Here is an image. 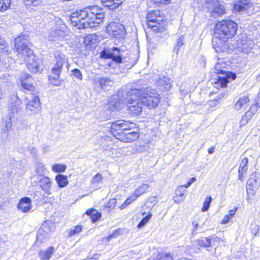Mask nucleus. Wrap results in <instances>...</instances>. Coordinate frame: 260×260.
<instances>
[{"label": "nucleus", "instance_id": "58", "mask_svg": "<svg viewBox=\"0 0 260 260\" xmlns=\"http://www.w3.org/2000/svg\"><path fill=\"white\" fill-rule=\"evenodd\" d=\"M260 106H258L255 103V104L251 105L248 111L254 115L256 112L257 109Z\"/></svg>", "mask_w": 260, "mask_h": 260}, {"label": "nucleus", "instance_id": "51", "mask_svg": "<svg viewBox=\"0 0 260 260\" xmlns=\"http://www.w3.org/2000/svg\"><path fill=\"white\" fill-rule=\"evenodd\" d=\"M151 214H148L145 217H144L138 225V227L141 228L145 225L151 217Z\"/></svg>", "mask_w": 260, "mask_h": 260}, {"label": "nucleus", "instance_id": "57", "mask_svg": "<svg viewBox=\"0 0 260 260\" xmlns=\"http://www.w3.org/2000/svg\"><path fill=\"white\" fill-rule=\"evenodd\" d=\"M192 225L193 227L192 230V233L193 234H195L197 233L198 229H199L201 226L199 225V223L196 220H194L192 222Z\"/></svg>", "mask_w": 260, "mask_h": 260}, {"label": "nucleus", "instance_id": "21", "mask_svg": "<svg viewBox=\"0 0 260 260\" xmlns=\"http://www.w3.org/2000/svg\"><path fill=\"white\" fill-rule=\"evenodd\" d=\"M40 186L42 189L48 194L50 193L51 182L49 177L43 176L39 179Z\"/></svg>", "mask_w": 260, "mask_h": 260}, {"label": "nucleus", "instance_id": "31", "mask_svg": "<svg viewBox=\"0 0 260 260\" xmlns=\"http://www.w3.org/2000/svg\"><path fill=\"white\" fill-rule=\"evenodd\" d=\"M55 180L60 187H64L68 184V181L67 177L62 174H58L56 175L55 177Z\"/></svg>", "mask_w": 260, "mask_h": 260}, {"label": "nucleus", "instance_id": "41", "mask_svg": "<svg viewBox=\"0 0 260 260\" xmlns=\"http://www.w3.org/2000/svg\"><path fill=\"white\" fill-rule=\"evenodd\" d=\"M66 169V165L59 164L54 165L52 168V171L54 172H64Z\"/></svg>", "mask_w": 260, "mask_h": 260}, {"label": "nucleus", "instance_id": "8", "mask_svg": "<svg viewBox=\"0 0 260 260\" xmlns=\"http://www.w3.org/2000/svg\"><path fill=\"white\" fill-rule=\"evenodd\" d=\"M106 29L110 35L118 39L124 38L126 34L124 25L119 23L111 22L107 26Z\"/></svg>", "mask_w": 260, "mask_h": 260}, {"label": "nucleus", "instance_id": "17", "mask_svg": "<svg viewBox=\"0 0 260 260\" xmlns=\"http://www.w3.org/2000/svg\"><path fill=\"white\" fill-rule=\"evenodd\" d=\"M130 131H125L119 140L126 143L137 140L139 137V134L137 132H130Z\"/></svg>", "mask_w": 260, "mask_h": 260}, {"label": "nucleus", "instance_id": "42", "mask_svg": "<svg viewBox=\"0 0 260 260\" xmlns=\"http://www.w3.org/2000/svg\"><path fill=\"white\" fill-rule=\"evenodd\" d=\"M237 210V208H235V209L230 211L229 214L226 215L222 221V223L226 224L229 222L231 218H232L235 214Z\"/></svg>", "mask_w": 260, "mask_h": 260}, {"label": "nucleus", "instance_id": "12", "mask_svg": "<svg viewBox=\"0 0 260 260\" xmlns=\"http://www.w3.org/2000/svg\"><path fill=\"white\" fill-rule=\"evenodd\" d=\"M145 88L143 89H132L128 91L126 93L124 100L122 101L127 104L130 103L131 102L135 101L141 100L142 94L145 92Z\"/></svg>", "mask_w": 260, "mask_h": 260}, {"label": "nucleus", "instance_id": "37", "mask_svg": "<svg viewBox=\"0 0 260 260\" xmlns=\"http://www.w3.org/2000/svg\"><path fill=\"white\" fill-rule=\"evenodd\" d=\"M59 77L60 74H58L57 75L53 74V75L49 76V80L52 84L55 86H59L61 83Z\"/></svg>", "mask_w": 260, "mask_h": 260}, {"label": "nucleus", "instance_id": "49", "mask_svg": "<svg viewBox=\"0 0 260 260\" xmlns=\"http://www.w3.org/2000/svg\"><path fill=\"white\" fill-rule=\"evenodd\" d=\"M72 75L76 79L82 80L83 76L81 72L78 69H75L71 71Z\"/></svg>", "mask_w": 260, "mask_h": 260}, {"label": "nucleus", "instance_id": "61", "mask_svg": "<svg viewBox=\"0 0 260 260\" xmlns=\"http://www.w3.org/2000/svg\"><path fill=\"white\" fill-rule=\"evenodd\" d=\"M196 180V178L195 177H191L190 179L186 183V184L183 185L184 188H187L190 186L191 184L194 182Z\"/></svg>", "mask_w": 260, "mask_h": 260}, {"label": "nucleus", "instance_id": "36", "mask_svg": "<svg viewBox=\"0 0 260 260\" xmlns=\"http://www.w3.org/2000/svg\"><path fill=\"white\" fill-rule=\"evenodd\" d=\"M149 187V186L147 184H144L136 189L134 193L138 198L141 194L146 192L148 190Z\"/></svg>", "mask_w": 260, "mask_h": 260}, {"label": "nucleus", "instance_id": "62", "mask_svg": "<svg viewBox=\"0 0 260 260\" xmlns=\"http://www.w3.org/2000/svg\"><path fill=\"white\" fill-rule=\"evenodd\" d=\"M6 47V44L3 39H0V52H2Z\"/></svg>", "mask_w": 260, "mask_h": 260}, {"label": "nucleus", "instance_id": "23", "mask_svg": "<svg viewBox=\"0 0 260 260\" xmlns=\"http://www.w3.org/2000/svg\"><path fill=\"white\" fill-rule=\"evenodd\" d=\"M122 0H101L102 5L110 10L117 8L122 3Z\"/></svg>", "mask_w": 260, "mask_h": 260}, {"label": "nucleus", "instance_id": "44", "mask_svg": "<svg viewBox=\"0 0 260 260\" xmlns=\"http://www.w3.org/2000/svg\"><path fill=\"white\" fill-rule=\"evenodd\" d=\"M158 260H173V255L170 253H162L159 254Z\"/></svg>", "mask_w": 260, "mask_h": 260}, {"label": "nucleus", "instance_id": "10", "mask_svg": "<svg viewBox=\"0 0 260 260\" xmlns=\"http://www.w3.org/2000/svg\"><path fill=\"white\" fill-rule=\"evenodd\" d=\"M123 52V51H121L117 47H113L111 49L105 51L101 55L104 58L112 59L115 62L122 63L123 59L122 53Z\"/></svg>", "mask_w": 260, "mask_h": 260}, {"label": "nucleus", "instance_id": "40", "mask_svg": "<svg viewBox=\"0 0 260 260\" xmlns=\"http://www.w3.org/2000/svg\"><path fill=\"white\" fill-rule=\"evenodd\" d=\"M11 4V0H0V11H5L8 10Z\"/></svg>", "mask_w": 260, "mask_h": 260}, {"label": "nucleus", "instance_id": "11", "mask_svg": "<svg viewBox=\"0 0 260 260\" xmlns=\"http://www.w3.org/2000/svg\"><path fill=\"white\" fill-rule=\"evenodd\" d=\"M54 57L56 63L51 71L52 74L57 75L62 72V66L67 60V59L65 57L64 55L58 50L55 51Z\"/></svg>", "mask_w": 260, "mask_h": 260}, {"label": "nucleus", "instance_id": "13", "mask_svg": "<svg viewBox=\"0 0 260 260\" xmlns=\"http://www.w3.org/2000/svg\"><path fill=\"white\" fill-rule=\"evenodd\" d=\"M238 47L242 51L246 54H248L252 49L254 44V42L247 38H241L238 40Z\"/></svg>", "mask_w": 260, "mask_h": 260}, {"label": "nucleus", "instance_id": "43", "mask_svg": "<svg viewBox=\"0 0 260 260\" xmlns=\"http://www.w3.org/2000/svg\"><path fill=\"white\" fill-rule=\"evenodd\" d=\"M82 229L83 226L82 225H77L75 226L74 229H70L69 231V236L70 237L80 233L82 231Z\"/></svg>", "mask_w": 260, "mask_h": 260}, {"label": "nucleus", "instance_id": "25", "mask_svg": "<svg viewBox=\"0 0 260 260\" xmlns=\"http://www.w3.org/2000/svg\"><path fill=\"white\" fill-rule=\"evenodd\" d=\"M30 79H31V77L28 74H25V79L21 81V85L24 89L29 91H32L35 89V87L29 82Z\"/></svg>", "mask_w": 260, "mask_h": 260}, {"label": "nucleus", "instance_id": "47", "mask_svg": "<svg viewBox=\"0 0 260 260\" xmlns=\"http://www.w3.org/2000/svg\"><path fill=\"white\" fill-rule=\"evenodd\" d=\"M248 162V158L246 157H244L242 159L240 165V167L239 168L238 170L246 172L247 170V164Z\"/></svg>", "mask_w": 260, "mask_h": 260}, {"label": "nucleus", "instance_id": "55", "mask_svg": "<svg viewBox=\"0 0 260 260\" xmlns=\"http://www.w3.org/2000/svg\"><path fill=\"white\" fill-rule=\"evenodd\" d=\"M44 166L41 164L39 165L37 167V168L36 170V174H37L38 176H42L44 174Z\"/></svg>", "mask_w": 260, "mask_h": 260}, {"label": "nucleus", "instance_id": "34", "mask_svg": "<svg viewBox=\"0 0 260 260\" xmlns=\"http://www.w3.org/2000/svg\"><path fill=\"white\" fill-rule=\"evenodd\" d=\"M229 82V78L228 74H225L224 76H219L218 81L215 83V84H220L222 88L225 87L228 83Z\"/></svg>", "mask_w": 260, "mask_h": 260}, {"label": "nucleus", "instance_id": "3", "mask_svg": "<svg viewBox=\"0 0 260 260\" xmlns=\"http://www.w3.org/2000/svg\"><path fill=\"white\" fill-rule=\"evenodd\" d=\"M29 37L28 35H22L14 40V47L17 55L24 60L27 58L34 57L32 49L29 47Z\"/></svg>", "mask_w": 260, "mask_h": 260}, {"label": "nucleus", "instance_id": "38", "mask_svg": "<svg viewBox=\"0 0 260 260\" xmlns=\"http://www.w3.org/2000/svg\"><path fill=\"white\" fill-rule=\"evenodd\" d=\"M253 114L249 111H247L245 115L242 117L240 121V125H245L251 118Z\"/></svg>", "mask_w": 260, "mask_h": 260}, {"label": "nucleus", "instance_id": "33", "mask_svg": "<svg viewBox=\"0 0 260 260\" xmlns=\"http://www.w3.org/2000/svg\"><path fill=\"white\" fill-rule=\"evenodd\" d=\"M161 13L160 11L158 10H154L149 12L147 14V20L148 23H154L155 21V19L157 18L158 15Z\"/></svg>", "mask_w": 260, "mask_h": 260}, {"label": "nucleus", "instance_id": "63", "mask_svg": "<svg viewBox=\"0 0 260 260\" xmlns=\"http://www.w3.org/2000/svg\"><path fill=\"white\" fill-rule=\"evenodd\" d=\"M100 256V254L95 253L92 257H87V258L82 260H98Z\"/></svg>", "mask_w": 260, "mask_h": 260}, {"label": "nucleus", "instance_id": "30", "mask_svg": "<svg viewBox=\"0 0 260 260\" xmlns=\"http://www.w3.org/2000/svg\"><path fill=\"white\" fill-rule=\"evenodd\" d=\"M87 215L90 216V218L93 222L98 221L101 217V213L98 212L94 209H90L86 212Z\"/></svg>", "mask_w": 260, "mask_h": 260}, {"label": "nucleus", "instance_id": "27", "mask_svg": "<svg viewBox=\"0 0 260 260\" xmlns=\"http://www.w3.org/2000/svg\"><path fill=\"white\" fill-rule=\"evenodd\" d=\"M185 44V39L183 35L180 36L177 39L176 44L173 48V51L178 54L179 52L183 50V45Z\"/></svg>", "mask_w": 260, "mask_h": 260}, {"label": "nucleus", "instance_id": "9", "mask_svg": "<svg viewBox=\"0 0 260 260\" xmlns=\"http://www.w3.org/2000/svg\"><path fill=\"white\" fill-rule=\"evenodd\" d=\"M8 108L10 115L14 117L15 114H17L21 111V101L16 94L11 95L9 103Z\"/></svg>", "mask_w": 260, "mask_h": 260}, {"label": "nucleus", "instance_id": "19", "mask_svg": "<svg viewBox=\"0 0 260 260\" xmlns=\"http://www.w3.org/2000/svg\"><path fill=\"white\" fill-rule=\"evenodd\" d=\"M17 207L23 212L29 211L31 208L30 199L28 197L22 198L19 202Z\"/></svg>", "mask_w": 260, "mask_h": 260}, {"label": "nucleus", "instance_id": "46", "mask_svg": "<svg viewBox=\"0 0 260 260\" xmlns=\"http://www.w3.org/2000/svg\"><path fill=\"white\" fill-rule=\"evenodd\" d=\"M24 3L27 6L37 7L42 3V0H23Z\"/></svg>", "mask_w": 260, "mask_h": 260}, {"label": "nucleus", "instance_id": "48", "mask_svg": "<svg viewBox=\"0 0 260 260\" xmlns=\"http://www.w3.org/2000/svg\"><path fill=\"white\" fill-rule=\"evenodd\" d=\"M212 200V198L210 196L206 198L204 203L203 207L202 208V211L205 212L208 210V209L210 207Z\"/></svg>", "mask_w": 260, "mask_h": 260}, {"label": "nucleus", "instance_id": "45", "mask_svg": "<svg viewBox=\"0 0 260 260\" xmlns=\"http://www.w3.org/2000/svg\"><path fill=\"white\" fill-rule=\"evenodd\" d=\"M148 25L150 27H151L154 31L156 32H162L164 28L161 24H157L156 23H148Z\"/></svg>", "mask_w": 260, "mask_h": 260}, {"label": "nucleus", "instance_id": "54", "mask_svg": "<svg viewBox=\"0 0 260 260\" xmlns=\"http://www.w3.org/2000/svg\"><path fill=\"white\" fill-rule=\"evenodd\" d=\"M94 36L92 35H90L87 36L84 38V43L86 44V45H92L94 43L93 42V39Z\"/></svg>", "mask_w": 260, "mask_h": 260}, {"label": "nucleus", "instance_id": "20", "mask_svg": "<svg viewBox=\"0 0 260 260\" xmlns=\"http://www.w3.org/2000/svg\"><path fill=\"white\" fill-rule=\"evenodd\" d=\"M249 99L247 95L240 96L235 105V109L237 110L245 109L248 106Z\"/></svg>", "mask_w": 260, "mask_h": 260}, {"label": "nucleus", "instance_id": "22", "mask_svg": "<svg viewBox=\"0 0 260 260\" xmlns=\"http://www.w3.org/2000/svg\"><path fill=\"white\" fill-rule=\"evenodd\" d=\"M156 84L158 86L162 87L166 90H169L172 86L171 79L168 76H160L156 81Z\"/></svg>", "mask_w": 260, "mask_h": 260}, {"label": "nucleus", "instance_id": "64", "mask_svg": "<svg viewBox=\"0 0 260 260\" xmlns=\"http://www.w3.org/2000/svg\"><path fill=\"white\" fill-rule=\"evenodd\" d=\"M219 103H217V101L215 100L214 99L208 101V105L210 107H215Z\"/></svg>", "mask_w": 260, "mask_h": 260}, {"label": "nucleus", "instance_id": "52", "mask_svg": "<svg viewBox=\"0 0 260 260\" xmlns=\"http://www.w3.org/2000/svg\"><path fill=\"white\" fill-rule=\"evenodd\" d=\"M103 179L102 176L100 173H97L95 176H93L92 179L91 181L92 184H98L102 181Z\"/></svg>", "mask_w": 260, "mask_h": 260}, {"label": "nucleus", "instance_id": "5", "mask_svg": "<svg viewBox=\"0 0 260 260\" xmlns=\"http://www.w3.org/2000/svg\"><path fill=\"white\" fill-rule=\"evenodd\" d=\"M135 124L123 119L116 120L111 126V132L114 137L119 140L125 131L131 130Z\"/></svg>", "mask_w": 260, "mask_h": 260}, {"label": "nucleus", "instance_id": "32", "mask_svg": "<svg viewBox=\"0 0 260 260\" xmlns=\"http://www.w3.org/2000/svg\"><path fill=\"white\" fill-rule=\"evenodd\" d=\"M34 57L35 56L32 57V59L33 60L32 62H29V60H28L29 58H27V59L25 60L28 61L27 66L28 70L32 73H37L39 71V66L37 61H34ZM30 58H31V57Z\"/></svg>", "mask_w": 260, "mask_h": 260}, {"label": "nucleus", "instance_id": "28", "mask_svg": "<svg viewBox=\"0 0 260 260\" xmlns=\"http://www.w3.org/2000/svg\"><path fill=\"white\" fill-rule=\"evenodd\" d=\"M213 239L211 237H202L197 240L199 246L204 247H209L211 246V240Z\"/></svg>", "mask_w": 260, "mask_h": 260}, {"label": "nucleus", "instance_id": "26", "mask_svg": "<svg viewBox=\"0 0 260 260\" xmlns=\"http://www.w3.org/2000/svg\"><path fill=\"white\" fill-rule=\"evenodd\" d=\"M54 252V248L53 246L49 247L46 250H41L39 253L40 258L43 260H49Z\"/></svg>", "mask_w": 260, "mask_h": 260}, {"label": "nucleus", "instance_id": "29", "mask_svg": "<svg viewBox=\"0 0 260 260\" xmlns=\"http://www.w3.org/2000/svg\"><path fill=\"white\" fill-rule=\"evenodd\" d=\"M185 190V188H184L183 186L177 187L175 190V194L178 198V199L175 200V202L180 203L184 200L185 198L184 193Z\"/></svg>", "mask_w": 260, "mask_h": 260}, {"label": "nucleus", "instance_id": "59", "mask_svg": "<svg viewBox=\"0 0 260 260\" xmlns=\"http://www.w3.org/2000/svg\"><path fill=\"white\" fill-rule=\"evenodd\" d=\"M259 232V228L256 225H253L251 227V233L254 235L256 236Z\"/></svg>", "mask_w": 260, "mask_h": 260}, {"label": "nucleus", "instance_id": "7", "mask_svg": "<svg viewBox=\"0 0 260 260\" xmlns=\"http://www.w3.org/2000/svg\"><path fill=\"white\" fill-rule=\"evenodd\" d=\"M145 91L143 92L141 98L142 103L149 109L155 108L159 102L158 94L154 91L150 90L148 88H145Z\"/></svg>", "mask_w": 260, "mask_h": 260}, {"label": "nucleus", "instance_id": "60", "mask_svg": "<svg viewBox=\"0 0 260 260\" xmlns=\"http://www.w3.org/2000/svg\"><path fill=\"white\" fill-rule=\"evenodd\" d=\"M256 182V180L255 178V176H253V174H252L251 175V176L250 177V178L248 179V184L250 186V184L253 185L254 183Z\"/></svg>", "mask_w": 260, "mask_h": 260}, {"label": "nucleus", "instance_id": "1", "mask_svg": "<svg viewBox=\"0 0 260 260\" xmlns=\"http://www.w3.org/2000/svg\"><path fill=\"white\" fill-rule=\"evenodd\" d=\"M105 15L104 9L91 6L73 12L70 20L73 26L78 29L92 28L103 22Z\"/></svg>", "mask_w": 260, "mask_h": 260}, {"label": "nucleus", "instance_id": "4", "mask_svg": "<svg viewBox=\"0 0 260 260\" xmlns=\"http://www.w3.org/2000/svg\"><path fill=\"white\" fill-rule=\"evenodd\" d=\"M198 4L211 12L214 18L221 17L225 13L224 7L218 0H197Z\"/></svg>", "mask_w": 260, "mask_h": 260}, {"label": "nucleus", "instance_id": "50", "mask_svg": "<svg viewBox=\"0 0 260 260\" xmlns=\"http://www.w3.org/2000/svg\"><path fill=\"white\" fill-rule=\"evenodd\" d=\"M246 191L247 194L246 199L248 202L251 203L253 200V197L255 195V193L254 191H252V189L249 188L248 187H246Z\"/></svg>", "mask_w": 260, "mask_h": 260}, {"label": "nucleus", "instance_id": "2", "mask_svg": "<svg viewBox=\"0 0 260 260\" xmlns=\"http://www.w3.org/2000/svg\"><path fill=\"white\" fill-rule=\"evenodd\" d=\"M237 24L231 20H225L218 22L215 25L214 35L223 42L232 38L236 35Z\"/></svg>", "mask_w": 260, "mask_h": 260}, {"label": "nucleus", "instance_id": "53", "mask_svg": "<svg viewBox=\"0 0 260 260\" xmlns=\"http://www.w3.org/2000/svg\"><path fill=\"white\" fill-rule=\"evenodd\" d=\"M116 204V199L115 198L112 199L109 201V202L106 204L105 208L106 209H109L110 211L111 209H113Z\"/></svg>", "mask_w": 260, "mask_h": 260}, {"label": "nucleus", "instance_id": "18", "mask_svg": "<svg viewBox=\"0 0 260 260\" xmlns=\"http://www.w3.org/2000/svg\"><path fill=\"white\" fill-rule=\"evenodd\" d=\"M41 104L39 98L37 96L33 95L31 100L26 105L27 110L37 112L40 108Z\"/></svg>", "mask_w": 260, "mask_h": 260}, {"label": "nucleus", "instance_id": "6", "mask_svg": "<svg viewBox=\"0 0 260 260\" xmlns=\"http://www.w3.org/2000/svg\"><path fill=\"white\" fill-rule=\"evenodd\" d=\"M55 230V223L51 220L44 221L38 231L36 243L41 244L48 238L51 233Z\"/></svg>", "mask_w": 260, "mask_h": 260}, {"label": "nucleus", "instance_id": "56", "mask_svg": "<svg viewBox=\"0 0 260 260\" xmlns=\"http://www.w3.org/2000/svg\"><path fill=\"white\" fill-rule=\"evenodd\" d=\"M218 41H223L222 39H219L218 38H216L215 37V36L214 35V38L213 39V41H212V44H213V48L215 49V50L217 52H218V49L217 48H218V46H219V44L218 43Z\"/></svg>", "mask_w": 260, "mask_h": 260}, {"label": "nucleus", "instance_id": "16", "mask_svg": "<svg viewBox=\"0 0 260 260\" xmlns=\"http://www.w3.org/2000/svg\"><path fill=\"white\" fill-rule=\"evenodd\" d=\"M253 6L250 0H237L234 6V9L237 12L245 11Z\"/></svg>", "mask_w": 260, "mask_h": 260}, {"label": "nucleus", "instance_id": "39", "mask_svg": "<svg viewBox=\"0 0 260 260\" xmlns=\"http://www.w3.org/2000/svg\"><path fill=\"white\" fill-rule=\"evenodd\" d=\"M138 198L133 193L129 198H128L125 202L120 206V209H124L127 206L129 205L133 201L136 200Z\"/></svg>", "mask_w": 260, "mask_h": 260}, {"label": "nucleus", "instance_id": "35", "mask_svg": "<svg viewBox=\"0 0 260 260\" xmlns=\"http://www.w3.org/2000/svg\"><path fill=\"white\" fill-rule=\"evenodd\" d=\"M107 64L109 68H113L116 70V71L115 72L117 74L122 72V71L119 69V68H121V66H123V64L122 63L115 62L113 59H112V60L110 61Z\"/></svg>", "mask_w": 260, "mask_h": 260}, {"label": "nucleus", "instance_id": "14", "mask_svg": "<svg viewBox=\"0 0 260 260\" xmlns=\"http://www.w3.org/2000/svg\"><path fill=\"white\" fill-rule=\"evenodd\" d=\"M142 105L143 104L140 100L131 102L127 104L129 113L133 115H138L142 111Z\"/></svg>", "mask_w": 260, "mask_h": 260}, {"label": "nucleus", "instance_id": "15", "mask_svg": "<svg viewBox=\"0 0 260 260\" xmlns=\"http://www.w3.org/2000/svg\"><path fill=\"white\" fill-rule=\"evenodd\" d=\"M96 83L99 87L103 91L109 90L114 84L113 81L109 77H98Z\"/></svg>", "mask_w": 260, "mask_h": 260}, {"label": "nucleus", "instance_id": "24", "mask_svg": "<svg viewBox=\"0 0 260 260\" xmlns=\"http://www.w3.org/2000/svg\"><path fill=\"white\" fill-rule=\"evenodd\" d=\"M64 27L61 26H56L52 31L51 35L54 40H60L63 39L65 36Z\"/></svg>", "mask_w": 260, "mask_h": 260}]
</instances>
